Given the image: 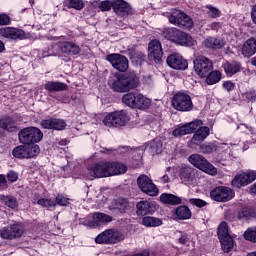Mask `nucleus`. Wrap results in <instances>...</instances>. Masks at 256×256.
I'll return each instance as SVG.
<instances>
[{"mask_svg":"<svg viewBox=\"0 0 256 256\" xmlns=\"http://www.w3.org/2000/svg\"><path fill=\"white\" fill-rule=\"evenodd\" d=\"M95 242L99 244H111V229L105 230L100 233L96 238Z\"/></svg>","mask_w":256,"mask_h":256,"instance_id":"nucleus-42","label":"nucleus"},{"mask_svg":"<svg viewBox=\"0 0 256 256\" xmlns=\"http://www.w3.org/2000/svg\"><path fill=\"white\" fill-rule=\"evenodd\" d=\"M149 107H151V99L138 93V97L136 98V109H149Z\"/></svg>","mask_w":256,"mask_h":256,"instance_id":"nucleus-38","label":"nucleus"},{"mask_svg":"<svg viewBox=\"0 0 256 256\" xmlns=\"http://www.w3.org/2000/svg\"><path fill=\"white\" fill-rule=\"evenodd\" d=\"M166 61L171 69H176L178 71H185V69L189 67L187 60H185L179 53L169 55Z\"/></svg>","mask_w":256,"mask_h":256,"instance_id":"nucleus-19","label":"nucleus"},{"mask_svg":"<svg viewBox=\"0 0 256 256\" xmlns=\"http://www.w3.org/2000/svg\"><path fill=\"white\" fill-rule=\"evenodd\" d=\"M98 8L100 9V11H111V8H113V0L112 1H109V0L102 1L98 5Z\"/></svg>","mask_w":256,"mask_h":256,"instance_id":"nucleus-52","label":"nucleus"},{"mask_svg":"<svg viewBox=\"0 0 256 256\" xmlns=\"http://www.w3.org/2000/svg\"><path fill=\"white\" fill-rule=\"evenodd\" d=\"M116 209L119 211H127L129 209V202L125 198H119L116 200Z\"/></svg>","mask_w":256,"mask_h":256,"instance_id":"nucleus-50","label":"nucleus"},{"mask_svg":"<svg viewBox=\"0 0 256 256\" xmlns=\"http://www.w3.org/2000/svg\"><path fill=\"white\" fill-rule=\"evenodd\" d=\"M221 81V72L217 70H212L206 76V83L207 85H215Z\"/></svg>","mask_w":256,"mask_h":256,"instance_id":"nucleus-39","label":"nucleus"},{"mask_svg":"<svg viewBox=\"0 0 256 256\" xmlns=\"http://www.w3.org/2000/svg\"><path fill=\"white\" fill-rule=\"evenodd\" d=\"M0 25L1 26L11 25V16L6 13H1L0 14Z\"/></svg>","mask_w":256,"mask_h":256,"instance_id":"nucleus-54","label":"nucleus"},{"mask_svg":"<svg viewBox=\"0 0 256 256\" xmlns=\"http://www.w3.org/2000/svg\"><path fill=\"white\" fill-rule=\"evenodd\" d=\"M160 201L166 205H181V203H187V199L167 193L161 194Z\"/></svg>","mask_w":256,"mask_h":256,"instance_id":"nucleus-25","label":"nucleus"},{"mask_svg":"<svg viewBox=\"0 0 256 256\" xmlns=\"http://www.w3.org/2000/svg\"><path fill=\"white\" fill-rule=\"evenodd\" d=\"M125 239V235L120 231L110 229V243H120Z\"/></svg>","mask_w":256,"mask_h":256,"instance_id":"nucleus-44","label":"nucleus"},{"mask_svg":"<svg viewBox=\"0 0 256 256\" xmlns=\"http://www.w3.org/2000/svg\"><path fill=\"white\" fill-rule=\"evenodd\" d=\"M196 170L191 166L184 165L180 168L179 177L185 185H191L195 181Z\"/></svg>","mask_w":256,"mask_h":256,"instance_id":"nucleus-22","label":"nucleus"},{"mask_svg":"<svg viewBox=\"0 0 256 256\" xmlns=\"http://www.w3.org/2000/svg\"><path fill=\"white\" fill-rule=\"evenodd\" d=\"M189 203L191 205H194L195 207H205V205H207V202H205V200L199 199V198H191L189 199Z\"/></svg>","mask_w":256,"mask_h":256,"instance_id":"nucleus-55","label":"nucleus"},{"mask_svg":"<svg viewBox=\"0 0 256 256\" xmlns=\"http://www.w3.org/2000/svg\"><path fill=\"white\" fill-rule=\"evenodd\" d=\"M176 45H181L182 47H193V45H195V40L191 35L180 31Z\"/></svg>","mask_w":256,"mask_h":256,"instance_id":"nucleus-31","label":"nucleus"},{"mask_svg":"<svg viewBox=\"0 0 256 256\" xmlns=\"http://www.w3.org/2000/svg\"><path fill=\"white\" fill-rule=\"evenodd\" d=\"M25 233V227L22 223L14 222L7 227L0 229L1 239H6L7 241H13V239H19Z\"/></svg>","mask_w":256,"mask_h":256,"instance_id":"nucleus-10","label":"nucleus"},{"mask_svg":"<svg viewBox=\"0 0 256 256\" xmlns=\"http://www.w3.org/2000/svg\"><path fill=\"white\" fill-rule=\"evenodd\" d=\"M20 143L31 145V143H40L43 140V132L37 127H27L18 133Z\"/></svg>","mask_w":256,"mask_h":256,"instance_id":"nucleus-5","label":"nucleus"},{"mask_svg":"<svg viewBox=\"0 0 256 256\" xmlns=\"http://www.w3.org/2000/svg\"><path fill=\"white\" fill-rule=\"evenodd\" d=\"M43 129H54V131H63L67 127V122L59 118H49L40 123Z\"/></svg>","mask_w":256,"mask_h":256,"instance_id":"nucleus-21","label":"nucleus"},{"mask_svg":"<svg viewBox=\"0 0 256 256\" xmlns=\"http://www.w3.org/2000/svg\"><path fill=\"white\" fill-rule=\"evenodd\" d=\"M148 57L150 61L161 63V59H163V47L159 40L150 41L148 45Z\"/></svg>","mask_w":256,"mask_h":256,"instance_id":"nucleus-17","label":"nucleus"},{"mask_svg":"<svg viewBox=\"0 0 256 256\" xmlns=\"http://www.w3.org/2000/svg\"><path fill=\"white\" fill-rule=\"evenodd\" d=\"M210 197L213 201L225 203L227 201H231V199L235 197V192H233L229 187L220 186L211 190Z\"/></svg>","mask_w":256,"mask_h":256,"instance_id":"nucleus-13","label":"nucleus"},{"mask_svg":"<svg viewBox=\"0 0 256 256\" xmlns=\"http://www.w3.org/2000/svg\"><path fill=\"white\" fill-rule=\"evenodd\" d=\"M129 121V116L125 110L115 111L107 114L103 119L105 127H124Z\"/></svg>","mask_w":256,"mask_h":256,"instance_id":"nucleus-9","label":"nucleus"},{"mask_svg":"<svg viewBox=\"0 0 256 256\" xmlns=\"http://www.w3.org/2000/svg\"><path fill=\"white\" fill-rule=\"evenodd\" d=\"M218 238L219 239H223L225 237H230L229 236V228L227 226V222H222L219 226H218Z\"/></svg>","mask_w":256,"mask_h":256,"instance_id":"nucleus-45","label":"nucleus"},{"mask_svg":"<svg viewBox=\"0 0 256 256\" xmlns=\"http://www.w3.org/2000/svg\"><path fill=\"white\" fill-rule=\"evenodd\" d=\"M137 185L142 193L149 195V197H157L159 195V188L153 183L149 176L142 174L137 179Z\"/></svg>","mask_w":256,"mask_h":256,"instance_id":"nucleus-11","label":"nucleus"},{"mask_svg":"<svg viewBox=\"0 0 256 256\" xmlns=\"http://www.w3.org/2000/svg\"><path fill=\"white\" fill-rule=\"evenodd\" d=\"M256 179V173L253 170H248L244 173L238 174L232 180L233 187H245L246 185H250Z\"/></svg>","mask_w":256,"mask_h":256,"instance_id":"nucleus-18","label":"nucleus"},{"mask_svg":"<svg viewBox=\"0 0 256 256\" xmlns=\"http://www.w3.org/2000/svg\"><path fill=\"white\" fill-rule=\"evenodd\" d=\"M237 129L242 131V133H247V131H251V128L249 126H247L246 124H239L237 126Z\"/></svg>","mask_w":256,"mask_h":256,"instance_id":"nucleus-62","label":"nucleus"},{"mask_svg":"<svg viewBox=\"0 0 256 256\" xmlns=\"http://www.w3.org/2000/svg\"><path fill=\"white\" fill-rule=\"evenodd\" d=\"M218 149H221V146H218L215 142H207L200 145V153H204L205 155L215 153Z\"/></svg>","mask_w":256,"mask_h":256,"instance_id":"nucleus-36","label":"nucleus"},{"mask_svg":"<svg viewBox=\"0 0 256 256\" xmlns=\"http://www.w3.org/2000/svg\"><path fill=\"white\" fill-rule=\"evenodd\" d=\"M171 169H172L171 167L166 168V171H165L166 174L158 178L159 183H162V184L169 183L170 178L168 173L171 171Z\"/></svg>","mask_w":256,"mask_h":256,"instance_id":"nucleus-56","label":"nucleus"},{"mask_svg":"<svg viewBox=\"0 0 256 256\" xmlns=\"http://www.w3.org/2000/svg\"><path fill=\"white\" fill-rule=\"evenodd\" d=\"M111 221H113V217L110 215L95 212L83 218L80 223L86 227H90V229H97V227L107 225V223H111Z\"/></svg>","mask_w":256,"mask_h":256,"instance_id":"nucleus-6","label":"nucleus"},{"mask_svg":"<svg viewBox=\"0 0 256 256\" xmlns=\"http://www.w3.org/2000/svg\"><path fill=\"white\" fill-rule=\"evenodd\" d=\"M213 70V62L205 56H199L194 60V71L198 77H207Z\"/></svg>","mask_w":256,"mask_h":256,"instance_id":"nucleus-12","label":"nucleus"},{"mask_svg":"<svg viewBox=\"0 0 256 256\" xmlns=\"http://www.w3.org/2000/svg\"><path fill=\"white\" fill-rule=\"evenodd\" d=\"M139 83V78L134 73L127 76H118L115 80H110L109 85L117 93H125L129 89H135Z\"/></svg>","mask_w":256,"mask_h":256,"instance_id":"nucleus-2","label":"nucleus"},{"mask_svg":"<svg viewBox=\"0 0 256 256\" xmlns=\"http://www.w3.org/2000/svg\"><path fill=\"white\" fill-rule=\"evenodd\" d=\"M7 179L8 181H10L11 183H15V181H17V179H19V175L17 174V172L15 171H10L7 174Z\"/></svg>","mask_w":256,"mask_h":256,"instance_id":"nucleus-59","label":"nucleus"},{"mask_svg":"<svg viewBox=\"0 0 256 256\" xmlns=\"http://www.w3.org/2000/svg\"><path fill=\"white\" fill-rule=\"evenodd\" d=\"M203 125V121L194 120L185 125L179 126L172 131L173 137H183L184 135H191V133H195L197 127H201Z\"/></svg>","mask_w":256,"mask_h":256,"instance_id":"nucleus-16","label":"nucleus"},{"mask_svg":"<svg viewBox=\"0 0 256 256\" xmlns=\"http://www.w3.org/2000/svg\"><path fill=\"white\" fill-rule=\"evenodd\" d=\"M13 157L16 159H27V145H20L13 149Z\"/></svg>","mask_w":256,"mask_h":256,"instance_id":"nucleus-40","label":"nucleus"},{"mask_svg":"<svg viewBox=\"0 0 256 256\" xmlns=\"http://www.w3.org/2000/svg\"><path fill=\"white\" fill-rule=\"evenodd\" d=\"M203 45L206 46L207 49H223V47H225V40L209 37L203 41Z\"/></svg>","mask_w":256,"mask_h":256,"instance_id":"nucleus-27","label":"nucleus"},{"mask_svg":"<svg viewBox=\"0 0 256 256\" xmlns=\"http://www.w3.org/2000/svg\"><path fill=\"white\" fill-rule=\"evenodd\" d=\"M169 23L185 29H193V19L181 10H172L167 15Z\"/></svg>","mask_w":256,"mask_h":256,"instance_id":"nucleus-8","label":"nucleus"},{"mask_svg":"<svg viewBox=\"0 0 256 256\" xmlns=\"http://www.w3.org/2000/svg\"><path fill=\"white\" fill-rule=\"evenodd\" d=\"M175 215L180 221H187V219H191L192 213L189 207L179 206L175 210Z\"/></svg>","mask_w":256,"mask_h":256,"instance_id":"nucleus-33","label":"nucleus"},{"mask_svg":"<svg viewBox=\"0 0 256 256\" xmlns=\"http://www.w3.org/2000/svg\"><path fill=\"white\" fill-rule=\"evenodd\" d=\"M106 61H108L116 71L125 72L129 69V60L121 54H109L106 56Z\"/></svg>","mask_w":256,"mask_h":256,"instance_id":"nucleus-14","label":"nucleus"},{"mask_svg":"<svg viewBox=\"0 0 256 256\" xmlns=\"http://www.w3.org/2000/svg\"><path fill=\"white\" fill-rule=\"evenodd\" d=\"M0 127L1 129L9 131L10 133H13V131L17 130V126H15V121L13 120V118L10 117L2 118L0 120Z\"/></svg>","mask_w":256,"mask_h":256,"instance_id":"nucleus-35","label":"nucleus"},{"mask_svg":"<svg viewBox=\"0 0 256 256\" xmlns=\"http://www.w3.org/2000/svg\"><path fill=\"white\" fill-rule=\"evenodd\" d=\"M172 107L176 111L187 113L193 111V100L187 92H177L172 97Z\"/></svg>","mask_w":256,"mask_h":256,"instance_id":"nucleus-4","label":"nucleus"},{"mask_svg":"<svg viewBox=\"0 0 256 256\" xmlns=\"http://www.w3.org/2000/svg\"><path fill=\"white\" fill-rule=\"evenodd\" d=\"M142 225L144 227H160V225H163V221L156 217L145 216L142 218Z\"/></svg>","mask_w":256,"mask_h":256,"instance_id":"nucleus-37","label":"nucleus"},{"mask_svg":"<svg viewBox=\"0 0 256 256\" xmlns=\"http://www.w3.org/2000/svg\"><path fill=\"white\" fill-rule=\"evenodd\" d=\"M209 127L207 126H198L193 137L191 138V143L192 145H201V143H203V141L209 137Z\"/></svg>","mask_w":256,"mask_h":256,"instance_id":"nucleus-23","label":"nucleus"},{"mask_svg":"<svg viewBox=\"0 0 256 256\" xmlns=\"http://www.w3.org/2000/svg\"><path fill=\"white\" fill-rule=\"evenodd\" d=\"M242 95H243V97H245V99H247V101H256V91L255 90L245 92Z\"/></svg>","mask_w":256,"mask_h":256,"instance_id":"nucleus-58","label":"nucleus"},{"mask_svg":"<svg viewBox=\"0 0 256 256\" xmlns=\"http://www.w3.org/2000/svg\"><path fill=\"white\" fill-rule=\"evenodd\" d=\"M138 95L139 93L135 92L127 93L122 97V103H124V105H127V107H132L133 109H136Z\"/></svg>","mask_w":256,"mask_h":256,"instance_id":"nucleus-34","label":"nucleus"},{"mask_svg":"<svg viewBox=\"0 0 256 256\" xmlns=\"http://www.w3.org/2000/svg\"><path fill=\"white\" fill-rule=\"evenodd\" d=\"M180 33L181 30L177 28H165L163 31V37H165V39H167L168 41L177 44Z\"/></svg>","mask_w":256,"mask_h":256,"instance_id":"nucleus-32","label":"nucleus"},{"mask_svg":"<svg viewBox=\"0 0 256 256\" xmlns=\"http://www.w3.org/2000/svg\"><path fill=\"white\" fill-rule=\"evenodd\" d=\"M244 239H246V241L256 243V227L248 228L244 232Z\"/></svg>","mask_w":256,"mask_h":256,"instance_id":"nucleus-46","label":"nucleus"},{"mask_svg":"<svg viewBox=\"0 0 256 256\" xmlns=\"http://www.w3.org/2000/svg\"><path fill=\"white\" fill-rule=\"evenodd\" d=\"M188 161L191 163V165L197 169H200V171L207 173L208 175H217V168L209 163V161H207L206 158L201 154L190 155L188 157Z\"/></svg>","mask_w":256,"mask_h":256,"instance_id":"nucleus-7","label":"nucleus"},{"mask_svg":"<svg viewBox=\"0 0 256 256\" xmlns=\"http://www.w3.org/2000/svg\"><path fill=\"white\" fill-rule=\"evenodd\" d=\"M52 41H56L58 45V51L64 55V57H71L81 53V47L75 44V42L69 41V39L65 36H55L52 38Z\"/></svg>","mask_w":256,"mask_h":256,"instance_id":"nucleus-3","label":"nucleus"},{"mask_svg":"<svg viewBox=\"0 0 256 256\" xmlns=\"http://www.w3.org/2000/svg\"><path fill=\"white\" fill-rule=\"evenodd\" d=\"M136 213L138 217H145V215H153V212L157 210L155 202L142 200L136 204Z\"/></svg>","mask_w":256,"mask_h":256,"instance_id":"nucleus-20","label":"nucleus"},{"mask_svg":"<svg viewBox=\"0 0 256 256\" xmlns=\"http://www.w3.org/2000/svg\"><path fill=\"white\" fill-rule=\"evenodd\" d=\"M127 173V166L120 162H99L89 166L86 173L82 174L85 179H101L103 177H113V175H123Z\"/></svg>","mask_w":256,"mask_h":256,"instance_id":"nucleus-1","label":"nucleus"},{"mask_svg":"<svg viewBox=\"0 0 256 256\" xmlns=\"http://www.w3.org/2000/svg\"><path fill=\"white\" fill-rule=\"evenodd\" d=\"M70 173H71V169L69 168V166L62 167V176L63 177H69Z\"/></svg>","mask_w":256,"mask_h":256,"instance_id":"nucleus-63","label":"nucleus"},{"mask_svg":"<svg viewBox=\"0 0 256 256\" xmlns=\"http://www.w3.org/2000/svg\"><path fill=\"white\" fill-rule=\"evenodd\" d=\"M256 53V39H248L242 47V55L245 57H253Z\"/></svg>","mask_w":256,"mask_h":256,"instance_id":"nucleus-26","label":"nucleus"},{"mask_svg":"<svg viewBox=\"0 0 256 256\" xmlns=\"http://www.w3.org/2000/svg\"><path fill=\"white\" fill-rule=\"evenodd\" d=\"M239 217H245V219H251V217H256L255 212H252L248 209H244L241 211V213L239 214Z\"/></svg>","mask_w":256,"mask_h":256,"instance_id":"nucleus-57","label":"nucleus"},{"mask_svg":"<svg viewBox=\"0 0 256 256\" xmlns=\"http://www.w3.org/2000/svg\"><path fill=\"white\" fill-rule=\"evenodd\" d=\"M145 150L151 153V155H157L163 151V142L159 139H154L146 144Z\"/></svg>","mask_w":256,"mask_h":256,"instance_id":"nucleus-29","label":"nucleus"},{"mask_svg":"<svg viewBox=\"0 0 256 256\" xmlns=\"http://www.w3.org/2000/svg\"><path fill=\"white\" fill-rule=\"evenodd\" d=\"M55 205H60V207H65L69 205V198H67L65 195L60 194L56 196L55 198Z\"/></svg>","mask_w":256,"mask_h":256,"instance_id":"nucleus-51","label":"nucleus"},{"mask_svg":"<svg viewBox=\"0 0 256 256\" xmlns=\"http://www.w3.org/2000/svg\"><path fill=\"white\" fill-rule=\"evenodd\" d=\"M223 87L226 89V91H233V89H235V83L231 81H225L223 82Z\"/></svg>","mask_w":256,"mask_h":256,"instance_id":"nucleus-60","label":"nucleus"},{"mask_svg":"<svg viewBox=\"0 0 256 256\" xmlns=\"http://www.w3.org/2000/svg\"><path fill=\"white\" fill-rule=\"evenodd\" d=\"M5 187H7V179L5 175L0 174V189H5Z\"/></svg>","mask_w":256,"mask_h":256,"instance_id":"nucleus-61","label":"nucleus"},{"mask_svg":"<svg viewBox=\"0 0 256 256\" xmlns=\"http://www.w3.org/2000/svg\"><path fill=\"white\" fill-rule=\"evenodd\" d=\"M207 9V15L211 17L212 19H217V17H221V11L217 8L214 7L213 5H206Z\"/></svg>","mask_w":256,"mask_h":256,"instance_id":"nucleus-47","label":"nucleus"},{"mask_svg":"<svg viewBox=\"0 0 256 256\" xmlns=\"http://www.w3.org/2000/svg\"><path fill=\"white\" fill-rule=\"evenodd\" d=\"M112 9L117 15H121V13H129L131 6L125 0H113Z\"/></svg>","mask_w":256,"mask_h":256,"instance_id":"nucleus-28","label":"nucleus"},{"mask_svg":"<svg viewBox=\"0 0 256 256\" xmlns=\"http://www.w3.org/2000/svg\"><path fill=\"white\" fill-rule=\"evenodd\" d=\"M223 69L228 77H233L235 73L241 71V64L239 62H226L223 64Z\"/></svg>","mask_w":256,"mask_h":256,"instance_id":"nucleus-30","label":"nucleus"},{"mask_svg":"<svg viewBox=\"0 0 256 256\" xmlns=\"http://www.w3.org/2000/svg\"><path fill=\"white\" fill-rule=\"evenodd\" d=\"M220 243H221L222 249L225 253H229V251L233 250L234 242H233V238H231V236H226L224 238H220Z\"/></svg>","mask_w":256,"mask_h":256,"instance_id":"nucleus-41","label":"nucleus"},{"mask_svg":"<svg viewBox=\"0 0 256 256\" xmlns=\"http://www.w3.org/2000/svg\"><path fill=\"white\" fill-rule=\"evenodd\" d=\"M39 145H27V159H31L33 157H37L38 153H40Z\"/></svg>","mask_w":256,"mask_h":256,"instance_id":"nucleus-49","label":"nucleus"},{"mask_svg":"<svg viewBox=\"0 0 256 256\" xmlns=\"http://www.w3.org/2000/svg\"><path fill=\"white\" fill-rule=\"evenodd\" d=\"M0 200L7 205L10 209H15L18 205L17 198L13 196L0 195Z\"/></svg>","mask_w":256,"mask_h":256,"instance_id":"nucleus-43","label":"nucleus"},{"mask_svg":"<svg viewBox=\"0 0 256 256\" xmlns=\"http://www.w3.org/2000/svg\"><path fill=\"white\" fill-rule=\"evenodd\" d=\"M37 204L40 205V207H45L46 209H51L55 207V202L53 199L50 198H40L37 201Z\"/></svg>","mask_w":256,"mask_h":256,"instance_id":"nucleus-48","label":"nucleus"},{"mask_svg":"<svg viewBox=\"0 0 256 256\" xmlns=\"http://www.w3.org/2000/svg\"><path fill=\"white\" fill-rule=\"evenodd\" d=\"M69 5L72 9H77L78 11H81L85 7L83 0H69Z\"/></svg>","mask_w":256,"mask_h":256,"instance_id":"nucleus-53","label":"nucleus"},{"mask_svg":"<svg viewBox=\"0 0 256 256\" xmlns=\"http://www.w3.org/2000/svg\"><path fill=\"white\" fill-rule=\"evenodd\" d=\"M251 19L253 23L256 25V4L251 8Z\"/></svg>","mask_w":256,"mask_h":256,"instance_id":"nucleus-64","label":"nucleus"},{"mask_svg":"<svg viewBox=\"0 0 256 256\" xmlns=\"http://www.w3.org/2000/svg\"><path fill=\"white\" fill-rule=\"evenodd\" d=\"M0 37L10 39L12 41H23V39H27L25 31L15 27L0 28Z\"/></svg>","mask_w":256,"mask_h":256,"instance_id":"nucleus-15","label":"nucleus"},{"mask_svg":"<svg viewBox=\"0 0 256 256\" xmlns=\"http://www.w3.org/2000/svg\"><path fill=\"white\" fill-rule=\"evenodd\" d=\"M44 89L49 93H55L59 91H67L69 87L67 84L59 81H48L44 84Z\"/></svg>","mask_w":256,"mask_h":256,"instance_id":"nucleus-24","label":"nucleus"}]
</instances>
